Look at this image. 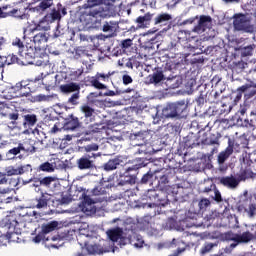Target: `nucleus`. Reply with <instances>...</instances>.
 Instances as JSON below:
<instances>
[{"mask_svg": "<svg viewBox=\"0 0 256 256\" xmlns=\"http://www.w3.org/2000/svg\"><path fill=\"white\" fill-rule=\"evenodd\" d=\"M37 148L30 141H24L18 143V146L11 148L10 150L5 153L4 161H12L16 158L24 159L29 155H33L36 153Z\"/></svg>", "mask_w": 256, "mask_h": 256, "instance_id": "nucleus-3", "label": "nucleus"}, {"mask_svg": "<svg viewBox=\"0 0 256 256\" xmlns=\"http://www.w3.org/2000/svg\"><path fill=\"white\" fill-rule=\"evenodd\" d=\"M233 28L236 31L246 32V33H253L254 28L251 25V21L246 17L245 14H235L233 16Z\"/></svg>", "mask_w": 256, "mask_h": 256, "instance_id": "nucleus-8", "label": "nucleus"}, {"mask_svg": "<svg viewBox=\"0 0 256 256\" xmlns=\"http://www.w3.org/2000/svg\"><path fill=\"white\" fill-rule=\"evenodd\" d=\"M145 200L150 201L148 202L150 207H166L170 202L167 193L162 190H148L145 195Z\"/></svg>", "mask_w": 256, "mask_h": 256, "instance_id": "nucleus-6", "label": "nucleus"}, {"mask_svg": "<svg viewBox=\"0 0 256 256\" xmlns=\"http://www.w3.org/2000/svg\"><path fill=\"white\" fill-rule=\"evenodd\" d=\"M13 192V188H2L0 187V201H2L3 199L7 198L8 194Z\"/></svg>", "mask_w": 256, "mask_h": 256, "instance_id": "nucleus-46", "label": "nucleus"}, {"mask_svg": "<svg viewBox=\"0 0 256 256\" xmlns=\"http://www.w3.org/2000/svg\"><path fill=\"white\" fill-rule=\"evenodd\" d=\"M245 69V64L243 62H238L235 64V66H233V71H243Z\"/></svg>", "mask_w": 256, "mask_h": 256, "instance_id": "nucleus-59", "label": "nucleus"}, {"mask_svg": "<svg viewBox=\"0 0 256 256\" xmlns=\"http://www.w3.org/2000/svg\"><path fill=\"white\" fill-rule=\"evenodd\" d=\"M153 179V172H148L145 175H143L142 179L140 180V183L147 184L148 182Z\"/></svg>", "mask_w": 256, "mask_h": 256, "instance_id": "nucleus-50", "label": "nucleus"}, {"mask_svg": "<svg viewBox=\"0 0 256 256\" xmlns=\"http://www.w3.org/2000/svg\"><path fill=\"white\" fill-rule=\"evenodd\" d=\"M107 234H108V238H110V241H113L114 243H116L123 236V230L121 228H116L113 230H108Z\"/></svg>", "mask_w": 256, "mask_h": 256, "instance_id": "nucleus-29", "label": "nucleus"}, {"mask_svg": "<svg viewBox=\"0 0 256 256\" xmlns=\"http://www.w3.org/2000/svg\"><path fill=\"white\" fill-rule=\"evenodd\" d=\"M60 118L64 120V130L66 131H74L77 128L81 127V122L79 118L71 114H66V112H60Z\"/></svg>", "mask_w": 256, "mask_h": 256, "instance_id": "nucleus-10", "label": "nucleus"}, {"mask_svg": "<svg viewBox=\"0 0 256 256\" xmlns=\"http://www.w3.org/2000/svg\"><path fill=\"white\" fill-rule=\"evenodd\" d=\"M209 205H211V202L209 201L208 198H203L198 203V206L200 207V210H206V208H208Z\"/></svg>", "mask_w": 256, "mask_h": 256, "instance_id": "nucleus-48", "label": "nucleus"}, {"mask_svg": "<svg viewBox=\"0 0 256 256\" xmlns=\"http://www.w3.org/2000/svg\"><path fill=\"white\" fill-rule=\"evenodd\" d=\"M9 183L10 187H7V189H13V191L18 190V186L20 185V178H11Z\"/></svg>", "mask_w": 256, "mask_h": 256, "instance_id": "nucleus-45", "label": "nucleus"}, {"mask_svg": "<svg viewBox=\"0 0 256 256\" xmlns=\"http://www.w3.org/2000/svg\"><path fill=\"white\" fill-rule=\"evenodd\" d=\"M24 118V126L26 127H33L37 123V116L35 114H26L23 116Z\"/></svg>", "mask_w": 256, "mask_h": 256, "instance_id": "nucleus-32", "label": "nucleus"}, {"mask_svg": "<svg viewBox=\"0 0 256 256\" xmlns=\"http://www.w3.org/2000/svg\"><path fill=\"white\" fill-rule=\"evenodd\" d=\"M216 247H217V243H206L203 245V247H201L200 253L201 255H206L211 251H213V248H216Z\"/></svg>", "mask_w": 256, "mask_h": 256, "instance_id": "nucleus-35", "label": "nucleus"}, {"mask_svg": "<svg viewBox=\"0 0 256 256\" xmlns=\"http://www.w3.org/2000/svg\"><path fill=\"white\" fill-rule=\"evenodd\" d=\"M175 227V220L173 218H169L166 221V228L172 229Z\"/></svg>", "mask_w": 256, "mask_h": 256, "instance_id": "nucleus-62", "label": "nucleus"}, {"mask_svg": "<svg viewBox=\"0 0 256 256\" xmlns=\"http://www.w3.org/2000/svg\"><path fill=\"white\" fill-rule=\"evenodd\" d=\"M103 127L101 124H93L90 125V132L92 133H100L102 131Z\"/></svg>", "mask_w": 256, "mask_h": 256, "instance_id": "nucleus-55", "label": "nucleus"}, {"mask_svg": "<svg viewBox=\"0 0 256 256\" xmlns=\"http://www.w3.org/2000/svg\"><path fill=\"white\" fill-rule=\"evenodd\" d=\"M249 122L252 127H256V108L251 111V119Z\"/></svg>", "mask_w": 256, "mask_h": 256, "instance_id": "nucleus-57", "label": "nucleus"}, {"mask_svg": "<svg viewBox=\"0 0 256 256\" xmlns=\"http://www.w3.org/2000/svg\"><path fill=\"white\" fill-rule=\"evenodd\" d=\"M48 39L49 38L47 37V34L40 32L34 35L32 42L34 43V47H36L37 50L42 51L45 49V44L47 43Z\"/></svg>", "mask_w": 256, "mask_h": 256, "instance_id": "nucleus-17", "label": "nucleus"}, {"mask_svg": "<svg viewBox=\"0 0 256 256\" xmlns=\"http://www.w3.org/2000/svg\"><path fill=\"white\" fill-rule=\"evenodd\" d=\"M252 87L256 88V84L254 86L251 84H244L243 86H240V88L236 89L235 98L233 100L235 104L240 102L241 96L243 95V93H245L246 91H248L249 88H252Z\"/></svg>", "mask_w": 256, "mask_h": 256, "instance_id": "nucleus-27", "label": "nucleus"}, {"mask_svg": "<svg viewBox=\"0 0 256 256\" xmlns=\"http://www.w3.org/2000/svg\"><path fill=\"white\" fill-rule=\"evenodd\" d=\"M77 169L79 170H94L95 160L79 158L76 160Z\"/></svg>", "mask_w": 256, "mask_h": 256, "instance_id": "nucleus-18", "label": "nucleus"}, {"mask_svg": "<svg viewBox=\"0 0 256 256\" xmlns=\"http://www.w3.org/2000/svg\"><path fill=\"white\" fill-rule=\"evenodd\" d=\"M148 80L154 85H158L161 81H167V85L172 89L179 88L180 86L177 77L174 76L172 78H166L161 70H156L153 74H150V76H148Z\"/></svg>", "mask_w": 256, "mask_h": 256, "instance_id": "nucleus-9", "label": "nucleus"}, {"mask_svg": "<svg viewBox=\"0 0 256 256\" xmlns=\"http://www.w3.org/2000/svg\"><path fill=\"white\" fill-rule=\"evenodd\" d=\"M145 166H146V164L143 162V159L142 158H138V159L135 160V164L132 165V167L126 168V172L130 173L132 171H137L139 169H142Z\"/></svg>", "mask_w": 256, "mask_h": 256, "instance_id": "nucleus-34", "label": "nucleus"}, {"mask_svg": "<svg viewBox=\"0 0 256 256\" xmlns=\"http://www.w3.org/2000/svg\"><path fill=\"white\" fill-rule=\"evenodd\" d=\"M58 227V222L57 221H52L50 223L42 225V233L44 235H47L51 233L52 231H55Z\"/></svg>", "mask_w": 256, "mask_h": 256, "instance_id": "nucleus-33", "label": "nucleus"}, {"mask_svg": "<svg viewBox=\"0 0 256 256\" xmlns=\"http://www.w3.org/2000/svg\"><path fill=\"white\" fill-rule=\"evenodd\" d=\"M106 190L105 188L102 187V185H98L97 187L93 188L92 194L93 196H100V195H105Z\"/></svg>", "mask_w": 256, "mask_h": 256, "instance_id": "nucleus-47", "label": "nucleus"}, {"mask_svg": "<svg viewBox=\"0 0 256 256\" xmlns=\"http://www.w3.org/2000/svg\"><path fill=\"white\" fill-rule=\"evenodd\" d=\"M85 152H96L98 151V145L95 143L89 144L87 146L82 147Z\"/></svg>", "mask_w": 256, "mask_h": 256, "instance_id": "nucleus-49", "label": "nucleus"}, {"mask_svg": "<svg viewBox=\"0 0 256 256\" xmlns=\"http://www.w3.org/2000/svg\"><path fill=\"white\" fill-rule=\"evenodd\" d=\"M112 73H97L95 76L92 77V80L90 83H92V86L97 89H106L105 84L100 83V81L108 82L110 80Z\"/></svg>", "mask_w": 256, "mask_h": 256, "instance_id": "nucleus-13", "label": "nucleus"}, {"mask_svg": "<svg viewBox=\"0 0 256 256\" xmlns=\"http://www.w3.org/2000/svg\"><path fill=\"white\" fill-rule=\"evenodd\" d=\"M61 13L60 10L53 9L50 14H47L44 16V21L46 22H55V21H60L61 19Z\"/></svg>", "mask_w": 256, "mask_h": 256, "instance_id": "nucleus-31", "label": "nucleus"}, {"mask_svg": "<svg viewBox=\"0 0 256 256\" xmlns=\"http://www.w3.org/2000/svg\"><path fill=\"white\" fill-rule=\"evenodd\" d=\"M172 16L167 13H159L152 18L154 26L164 27L171 22Z\"/></svg>", "mask_w": 256, "mask_h": 256, "instance_id": "nucleus-16", "label": "nucleus"}, {"mask_svg": "<svg viewBox=\"0 0 256 256\" xmlns=\"http://www.w3.org/2000/svg\"><path fill=\"white\" fill-rule=\"evenodd\" d=\"M87 153H85L84 155H82V157H80V159H88V160H95L98 157L101 156L100 153H94L92 151H85Z\"/></svg>", "mask_w": 256, "mask_h": 256, "instance_id": "nucleus-40", "label": "nucleus"}, {"mask_svg": "<svg viewBox=\"0 0 256 256\" xmlns=\"http://www.w3.org/2000/svg\"><path fill=\"white\" fill-rule=\"evenodd\" d=\"M81 90V86L77 83H68V84H63L60 86V91L63 92L64 94H69V93H78Z\"/></svg>", "mask_w": 256, "mask_h": 256, "instance_id": "nucleus-22", "label": "nucleus"}, {"mask_svg": "<svg viewBox=\"0 0 256 256\" xmlns=\"http://www.w3.org/2000/svg\"><path fill=\"white\" fill-rule=\"evenodd\" d=\"M244 212L248 214L249 218H253L256 215V204H249L248 208L244 209Z\"/></svg>", "mask_w": 256, "mask_h": 256, "instance_id": "nucleus-41", "label": "nucleus"}, {"mask_svg": "<svg viewBox=\"0 0 256 256\" xmlns=\"http://www.w3.org/2000/svg\"><path fill=\"white\" fill-rule=\"evenodd\" d=\"M40 183L42 184V187L45 189H50L52 186L57 185V178L48 176V177H43L40 178Z\"/></svg>", "mask_w": 256, "mask_h": 256, "instance_id": "nucleus-30", "label": "nucleus"}, {"mask_svg": "<svg viewBox=\"0 0 256 256\" xmlns=\"http://www.w3.org/2000/svg\"><path fill=\"white\" fill-rule=\"evenodd\" d=\"M122 163H123V160H121V157H116L106 162V164L104 165V168L106 171H113L117 169L118 166L121 165Z\"/></svg>", "mask_w": 256, "mask_h": 256, "instance_id": "nucleus-26", "label": "nucleus"}, {"mask_svg": "<svg viewBox=\"0 0 256 256\" xmlns=\"http://www.w3.org/2000/svg\"><path fill=\"white\" fill-rule=\"evenodd\" d=\"M78 99H79V93H74L71 95V98L68 99V103H70V105L76 106L79 103L77 102Z\"/></svg>", "mask_w": 256, "mask_h": 256, "instance_id": "nucleus-53", "label": "nucleus"}, {"mask_svg": "<svg viewBox=\"0 0 256 256\" xmlns=\"http://www.w3.org/2000/svg\"><path fill=\"white\" fill-rule=\"evenodd\" d=\"M83 198L82 211H84V213H92V205H94V201L86 194H83Z\"/></svg>", "mask_w": 256, "mask_h": 256, "instance_id": "nucleus-28", "label": "nucleus"}, {"mask_svg": "<svg viewBox=\"0 0 256 256\" xmlns=\"http://www.w3.org/2000/svg\"><path fill=\"white\" fill-rule=\"evenodd\" d=\"M224 239L226 241H233L236 244H248L249 242L256 239V231L253 233L245 231L242 234H236L232 231H228L224 234Z\"/></svg>", "mask_w": 256, "mask_h": 256, "instance_id": "nucleus-7", "label": "nucleus"}, {"mask_svg": "<svg viewBox=\"0 0 256 256\" xmlns=\"http://www.w3.org/2000/svg\"><path fill=\"white\" fill-rule=\"evenodd\" d=\"M11 89H13V91H15V92H20L23 89L28 91V86L26 84V81L22 80V81L16 83L15 86H12Z\"/></svg>", "mask_w": 256, "mask_h": 256, "instance_id": "nucleus-38", "label": "nucleus"}, {"mask_svg": "<svg viewBox=\"0 0 256 256\" xmlns=\"http://www.w3.org/2000/svg\"><path fill=\"white\" fill-rule=\"evenodd\" d=\"M130 47H132V40L131 39H126L121 41V49L127 50Z\"/></svg>", "mask_w": 256, "mask_h": 256, "instance_id": "nucleus-54", "label": "nucleus"}, {"mask_svg": "<svg viewBox=\"0 0 256 256\" xmlns=\"http://www.w3.org/2000/svg\"><path fill=\"white\" fill-rule=\"evenodd\" d=\"M74 60H79L81 57L85 54V50H82L81 47H77L74 49V52H72Z\"/></svg>", "mask_w": 256, "mask_h": 256, "instance_id": "nucleus-44", "label": "nucleus"}, {"mask_svg": "<svg viewBox=\"0 0 256 256\" xmlns=\"http://www.w3.org/2000/svg\"><path fill=\"white\" fill-rule=\"evenodd\" d=\"M212 200L216 201L217 203H221L223 201L221 192H219V190L216 189V192H214V197H212Z\"/></svg>", "mask_w": 256, "mask_h": 256, "instance_id": "nucleus-58", "label": "nucleus"}, {"mask_svg": "<svg viewBox=\"0 0 256 256\" xmlns=\"http://www.w3.org/2000/svg\"><path fill=\"white\" fill-rule=\"evenodd\" d=\"M34 2L39 3L36 7H34V11L39 14H44L47 9H50L53 5V0H34Z\"/></svg>", "mask_w": 256, "mask_h": 256, "instance_id": "nucleus-21", "label": "nucleus"}, {"mask_svg": "<svg viewBox=\"0 0 256 256\" xmlns=\"http://www.w3.org/2000/svg\"><path fill=\"white\" fill-rule=\"evenodd\" d=\"M12 202H13L12 196H8L7 198L0 200V203H3V204H8V203H12Z\"/></svg>", "mask_w": 256, "mask_h": 256, "instance_id": "nucleus-64", "label": "nucleus"}, {"mask_svg": "<svg viewBox=\"0 0 256 256\" xmlns=\"http://www.w3.org/2000/svg\"><path fill=\"white\" fill-rule=\"evenodd\" d=\"M153 17H155V14L151 12H146L145 15L138 16L135 19V24H137V28L131 27L129 31H135L136 29H147L150 26Z\"/></svg>", "mask_w": 256, "mask_h": 256, "instance_id": "nucleus-11", "label": "nucleus"}, {"mask_svg": "<svg viewBox=\"0 0 256 256\" xmlns=\"http://www.w3.org/2000/svg\"><path fill=\"white\" fill-rule=\"evenodd\" d=\"M84 73V69L80 68L77 69L76 71H72V75H74V77L79 78L81 77V75Z\"/></svg>", "mask_w": 256, "mask_h": 256, "instance_id": "nucleus-63", "label": "nucleus"}, {"mask_svg": "<svg viewBox=\"0 0 256 256\" xmlns=\"http://www.w3.org/2000/svg\"><path fill=\"white\" fill-rule=\"evenodd\" d=\"M28 86V91L21 93L23 97H29L32 93H36L42 88V79L36 78L34 80H24Z\"/></svg>", "mask_w": 256, "mask_h": 256, "instance_id": "nucleus-12", "label": "nucleus"}, {"mask_svg": "<svg viewBox=\"0 0 256 256\" xmlns=\"http://www.w3.org/2000/svg\"><path fill=\"white\" fill-rule=\"evenodd\" d=\"M18 216L15 213H10V215L5 216L0 221L1 228H7V234L0 235V248L2 246H7V243H11L14 240L12 239L13 236H16L15 228L18 225Z\"/></svg>", "mask_w": 256, "mask_h": 256, "instance_id": "nucleus-2", "label": "nucleus"}, {"mask_svg": "<svg viewBox=\"0 0 256 256\" xmlns=\"http://www.w3.org/2000/svg\"><path fill=\"white\" fill-rule=\"evenodd\" d=\"M18 56L13 54H8V56H0V59L7 63V65L18 64L22 66L33 65V60L36 58V54L34 53V49L29 47L26 53H18Z\"/></svg>", "mask_w": 256, "mask_h": 256, "instance_id": "nucleus-5", "label": "nucleus"}, {"mask_svg": "<svg viewBox=\"0 0 256 256\" xmlns=\"http://www.w3.org/2000/svg\"><path fill=\"white\" fill-rule=\"evenodd\" d=\"M75 235H76L75 230H68V231L64 232V239L71 241L74 239Z\"/></svg>", "mask_w": 256, "mask_h": 256, "instance_id": "nucleus-52", "label": "nucleus"}, {"mask_svg": "<svg viewBox=\"0 0 256 256\" xmlns=\"http://www.w3.org/2000/svg\"><path fill=\"white\" fill-rule=\"evenodd\" d=\"M80 112L84 114L85 119H89L90 122L94 121L95 109L90 107L89 104L80 106Z\"/></svg>", "mask_w": 256, "mask_h": 256, "instance_id": "nucleus-25", "label": "nucleus"}, {"mask_svg": "<svg viewBox=\"0 0 256 256\" xmlns=\"http://www.w3.org/2000/svg\"><path fill=\"white\" fill-rule=\"evenodd\" d=\"M188 104L182 100L172 102L162 108V117L166 119H183L187 117Z\"/></svg>", "mask_w": 256, "mask_h": 256, "instance_id": "nucleus-4", "label": "nucleus"}, {"mask_svg": "<svg viewBox=\"0 0 256 256\" xmlns=\"http://www.w3.org/2000/svg\"><path fill=\"white\" fill-rule=\"evenodd\" d=\"M254 47L253 45L244 46L243 48H240L241 57H249L253 55Z\"/></svg>", "mask_w": 256, "mask_h": 256, "instance_id": "nucleus-37", "label": "nucleus"}, {"mask_svg": "<svg viewBox=\"0 0 256 256\" xmlns=\"http://www.w3.org/2000/svg\"><path fill=\"white\" fill-rule=\"evenodd\" d=\"M182 190V187H179V185H174L172 187L167 188L166 194L167 198H172V201L177 202L180 198V191Z\"/></svg>", "mask_w": 256, "mask_h": 256, "instance_id": "nucleus-24", "label": "nucleus"}, {"mask_svg": "<svg viewBox=\"0 0 256 256\" xmlns=\"http://www.w3.org/2000/svg\"><path fill=\"white\" fill-rule=\"evenodd\" d=\"M5 174H7L8 177L21 175V173L14 166L5 168Z\"/></svg>", "mask_w": 256, "mask_h": 256, "instance_id": "nucleus-42", "label": "nucleus"}, {"mask_svg": "<svg viewBox=\"0 0 256 256\" xmlns=\"http://www.w3.org/2000/svg\"><path fill=\"white\" fill-rule=\"evenodd\" d=\"M232 154H233V142L231 140H228V147L225 148L224 151L220 152L219 156L217 157V162L219 164H224L225 161H227L230 155Z\"/></svg>", "mask_w": 256, "mask_h": 256, "instance_id": "nucleus-20", "label": "nucleus"}, {"mask_svg": "<svg viewBox=\"0 0 256 256\" xmlns=\"http://www.w3.org/2000/svg\"><path fill=\"white\" fill-rule=\"evenodd\" d=\"M11 45L13 47H16L18 49V53H26L29 50V47H31L32 50H34V54H36V52L39 51V49L36 48V46L32 45V44H24L23 41L21 40V38H14L11 41Z\"/></svg>", "mask_w": 256, "mask_h": 256, "instance_id": "nucleus-14", "label": "nucleus"}, {"mask_svg": "<svg viewBox=\"0 0 256 256\" xmlns=\"http://www.w3.org/2000/svg\"><path fill=\"white\" fill-rule=\"evenodd\" d=\"M209 22H211L210 16L201 15L200 20L198 21V25H196L193 28V32H195V33L205 32V27Z\"/></svg>", "mask_w": 256, "mask_h": 256, "instance_id": "nucleus-23", "label": "nucleus"}, {"mask_svg": "<svg viewBox=\"0 0 256 256\" xmlns=\"http://www.w3.org/2000/svg\"><path fill=\"white\" fill-rule=\"evenodd\" d=\"M192 136L185 137V146L193 147L195 145V140H191Z\"/></svg>", "mask_w": 256, "mask_h": 256, "instance_id": "nucleus-61", "label": "nucleus"}, {"mask_svg": "<svg viewBox=\"0 0 256 256\" xmlns=\"http://www.w3.org/2000/svg\"><path fill=\"white\" fill-rule=\"evenodd\" d=\"M15 169L21 174H26L29 172H33V166H31L30 164H24V165H20L18 167H15Z\"/></svg>", "mask_w": 256, "mask_h": 256, "instance_id": "nucleus-36", "label": "nucleus"}, {"mask_svg": "<svg viewBox=\"0 0 256 256\" xmlns=\"http://www.w3.org/2000/svg\"><path fill=\"white\" fill-rule=\"evenodd\" d=\"M31 182H34L32 184V187H35V188L42 187L41 178H38V177H32L28 181H24L23 185H28Z\"/></svg>", "mask_w": 256, "mask_h": 256, "instance_id": "nucleus-39", "label": "nucleus"}, {"mask_svg": "<svg viewBox=\"0 0 256 256\" xmlns=\"http://www.w3.org/2000/svg\"><path fill=\"white\" fill-rule=\"evenodd\" d=\"M217 181H219L220 185L227 187L228 189H235L240 184V180L233 177V175L219 177L217 178Z\"/></svg>", "mask_w": 256, "mask_h": 256, "instance_id": "nucleus-15", "label": "nucleus"}, {"mask_svg": "<svg viewBox=\"0 0 256 256\" xmlns=\"http://www.w3.org/2000/svg\"><path fill=\"white\" fill-rule=\"evenodd\" d=\"M104 3V0H87L84 4V9H90L88 16L92 27L101 30L105 33H115L118 29V22L113 20H105L111 17L112 13L110 8L101 7Z\"/></svg>", "mask_w": 256, "mask_h": 256, "instance_id": "nucleus-1", "label": "nucleus"}, {"mask_svg": "<svg viewBox=\"0 0 256 256\" xmlns=\"http://www.w3.org/2000/svg\"><path fill=\"white\" fill-rule=\"evenodd\" d=\"M8 119H10L11 123L15 124V121L18 120L19 114L18 112H13L8 114Z\"/></svg>", "mask_w": 256, "mask_h": 256, "instance_id": "nucleus-60", "label": "nucleus"}, {"mask_svg": "<svg viewBox=\"0 0 256 256\" xmlns=\"http://www.w3.org/2000/svg\"><path fill=\"white\" fill-rule=\"evenodd\" d=\"M39 170L42 172L51 173L54 169L52 164H50L49 162H44L43 164H40Z\"/></svg>", "mask_w": 256, "mask_h": 256, "instance_id": "nucleus-43", "label": "nucleus"}, {"mask_svg": "<svg viewBox=\"0 0 256 256\" xmlns=\"http://www.w3.org/2000/svg\"><path fill=\"white\" fill-rule=\"evenodd\" d=\"M132 82H133V80H132V77H131L130 75L124 74V75L122 76V83H123L124 85H129V84H131Z\"/></svg>", "mask_w": 256, "mask_h": 256, "instance_id": "nucleus-56", "label": "nucleus"}, {"mask_svg": "<svg viewBox=\"0 0 256 256\" xmlns=\"http://www.w3.org/2000/svg\"><path fill=\"white\" fill-rule=\"evenodd\" d=\"M216 190H218L217 187H216V184L211 183V185H209L208 187H204V189L201 191V193L209 194V193H211L213 191L215 193Z\"/></svg>", "mask_w": 256, "mask_h": 256, "instance_id": "nucleus-51", "label": "nucleus"}, {"mask_svg": "<svg viewBox=\"0 0 256 256\" xmlns=\"http://www.w3.org/2000/svg\"><path fill=\"white\" fill-rule=\"evenodd\" d=\"M48 203H49V198H47L45 193H41L40 197H36L32 199V208L41 210L43 208H46Z\"/></svg>", "mask_w": 256, "mask_h": 256, "instance_id": "nucleus-19", "label": "nucleus"}]
</instances>
